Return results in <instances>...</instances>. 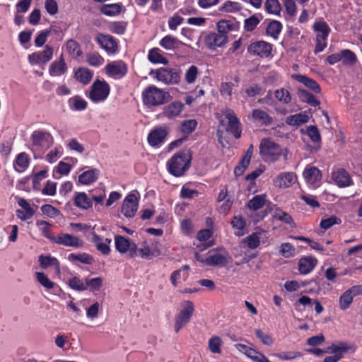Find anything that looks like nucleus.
Segmentation results:
<instances>
[{
	"mask_svg": "<svg viewBox=\"0 0 362 362\" xmlns=\"http://www.w3.org/2000/svg\"><path fill=\"white\" fill-rule=\"evenodd\" d=\"M191 160V151L189 149L182 150L175 154L168 161V170L174 176H182L189 168Z\"/></svg>",
	"mask_w": 362,
	"mask_h": 362,
	"instance_id": "1",
	"label": "nucleus"
},
{
	"mask_svg": "<svg viewBox=\"0 0 362 362\" xmlns=\"http://www.w3.org/2000/svg\"><path fill=\"white\" fill-rule=\"evenodd\" d=\"M259 152L266 161L274 162L277 160L281 155H284L286 158L287 150L281 148L280 146L269 139H262L259 145Z\"/></svg>",
	"mask_w": 362,
	"mask_h": 362,
	"instance_id": "2",
	"label": "nucleus"
},
{
	"mask_svg": "<svg viewBox=\"0 0 362 362\" xmlns=\"http://www.w3.org/2000/svg\"><path fill=\"white\" fill-rule=\"evenodd\" d=\"M143 102L148 107L158 106L169 99L170 94L154 86L146 88L142 94Z\"/></svg>",
	"mask_w": 362,
	"mask_h": 362,
	"instance_id": "3",
	"label": "nucleus"
},
{
	"mask_svg": "<svg viewBox=\"0 0 362 362\" xmlns=\"http://www.w3.org/2000/svg\"><path fill=\"white\" fill-rule=\"evenodd\" d=\"M154 76L158 81L165 84H175L180 81V76L178 71L172 69L160 68L156 70H151L149 73Z\"/></svg>",
	"mask_w": 362,
	"mask_h": 362,
	"instance_id": "4",
	"label": "nucleus"
},
{
	"mask_svg": "<svg viewBox=\"0 0 362 362\" xmlns=\"http://www.w3.org/2000/svg\"><path fill=\"white\" fill-rule=\"evenodd\" d=\"M194 310V304L192 301L187 300L183 303L182 309L175 318L174 329L176 333L189 322Z\"/></svg>",
	"mask_w": 362,
	"mask_h": 362,
	"instance_id": "5",
	"label": "nucleus"
},
{
	"mask_svg": "<svg viewBox=\"0 0 362 362\" xmlns=\"http://www.w3.org/2000/svg\"><path fill=\"white\" fill-rule=\"evenodd\" d=\"M110 93V86L105 81H95L89 94L90 100L95 103L105 100Z\"/></svg>",
	"mask_w": 362,
	"mask_h": 362,
	"instance_id": "6",
	"label": "nucleus"
},
{
	"mask_svg": "<svg viewBox=\"0 0 362 362\" xmlns=\"http://www.w3.org/2000/svg\"><path fill=\"white\" fill-rule=\"evenodd\" d=\"M30 139L33 146L37 148L47 149L53 144L52 136L46 132L35 131Z\"/></svg>",
	"mask_w": 362,
	"mask_h": 362,
	"instance_id": "7",
	"label": "nucleus"
},
{
	"mask_svg": "<svg viewBox=\"0 0 362 362\" xmlns=\"http://www.w3.org/2000/svg\"><path fill=\"white\" fill-rule=\"evenodd\" d=\"M139 199L135 194H129L123 201L121 212L127 218L134 216L138 210Z\"/></svg>",
	"mask_w": 362,
	"mask_h": 362,
	"instance_id": "8",
	"label": "nucleus"
},
{
	"mask_svg": "<svg viewBox=\"0 0 362 362\" xmlns=\"http://www.w3.org/2000/svg\"><path fill=\"white\" fill-rule=\"evenodd\" d=\"M222 252H218V250H211L208 253V257L205 258V264L211 267L224 266L228 262L229 255L225 250L220 249Z\"/></svg>",
	"mask_w": 362,
	"mask_h": 362,
	"instance_id": "9",
	"label": "nucleus"
},
{
	"mask_svg": "<svg viewBox=\"0 0 362 362\" xmlns=\"http://www.w3.org/2000/svg\"><path fill=\"white\" fill-rule=\"evenodd\" d=\"M52 239V243L66 247H81L83 245V242L78 237L69 233H61L55 238Z\"/></svg>",
	"mask_w": 362,
	"mask_h": 362,
	"instance_id": "10",
	"label": "nucleus"
},
{
	"mask_svg": "<svg viewBox=\"0 0 362 362\" xmlns=\"http://www.w3.org/2000/svg\"><path fill=\"white\" fill-rule=\"evenodd\" d=\"M272 45L264 41H257L251 43L247 47V52L252 55L259 56L262 58L270 55Z\"/></svg>",
	"mask_w": 362,
	"mask_h": 362,
	"instance_id": "11",
	"label": "nucleus"
},
{
	"mask_svg": "<svg viewBox=\"0 0 362 362\" xmlns=\"http://www.w3.org/2000/svg\"><path fill=\"white\" fill-rule=\"evenodd\" d=\"M223 112L228 121L227 132H231L235 138H240L241 135L240 123L233 110L226 109Z\"/></svg>",
	"mask_w": 362,
	"mask_h": 362,
	"instance_id": "12",
	"label": "nucleus"
},
{
	"mask_svg": "<svg viewBox=\"0 0 362 362\" xmlns=\"http://www.w3.org/2000/svg\"><path fill=\"white\" fill-rule=\"evenodd\" d=\"M53 48L51 46L46 45L45 49L42 52L33 53L28 56L30 64H46L53 56Z\"/></svg>",
	"mask_w": 362,
	"mask_h": 362,
	"instance_id": "13",
	"label": "nucleus"
},
{
	"mask_svg": "<svg viewBox=\"0 0 362 362\" xmlns=\"http://www.w3.org/2000/svg\"><path fill=\"white\" fill-rule=\"evenodd\" d=\"M228 41L227 35L217 32L211 33L205 38L206 46L211 49H216L217 47L223 46Z\"/></svg>",
	"mask_w": 362,
	"mask_h": 362,
	"instance_id": "14",
	"label": "nucleus"
},
{
	"mask_svg": "<svg viewBox=\"0 0 362 362\" xmlns=\"http://www.w3.org/2000/svg\"><path fill=\"white\" fill-rule=\"evenodd\" d=\"M297 180L296 175L292 172L281 173L274 180V185L279 188H287Z\"/></svg>",
	"mask_w": 362,
	"mask_h": 362,
	"instance_id": "15",
	"label": "nucleus"
},
{
	"mask_svg": "<svg viewBox=\"0 0 362 362\" xmlns=\"http://www.w3.org/2000/svg\"><path fill=\"white\" fill-rule=\"evenodd\" d=\"M332 177L339 187H348L352 184L351 176L342 168L334 171L332 174Z\"/></svg>",
	"mask_w": 362,
	"mask_h": 362,
	"instance_id": "16",
	"label": "nucleus"
},
{
	"mask_svg": "<svg viewBox=\"0 0 362 362\" xmlns=\"http://www.w3.org/2000/svg\"><path fill=\"white\" fill-rule=\"evenodd\" d=\"M184 106L181 102H173L163 107V115L168 119L175 118L182 112Z\"/></svg>",
	"mask_w": 362,
	"mask_h": 362,
	"instance_id": "17",
	"label": "nucleus"
},
{
	"mask_svg": "<svg viewBox=\"0 0 362 362\" xmlns=\"http://www.w3.org/2000/svg\"><path fill=\"white\" fill-rule=\"evenodd\" d=\"M106 71L111 76H124L127 72V66L122 62H114L106 66Z\"/></svg>",
	"mask_w": 362,
	"mask_h": 362,
	"instance_id": "18",
	"label": "nucleus"
},
{
	"mask_svg": "<svg viewBox=\"0 0 362 362\" xmlns=\"http://www.w3.org/2000/svg\"><path fill=\"white\" fill-rule=\"evenodd\" d=\"M67 71V66L64 59L63 54H61L59 59L53 62L49 69V74L52 76H60Z\"/></svg>",
	"mask_w": 362,
	"mask_h": 362,
	"instance_id": "19",
	"label": "nucleus"
},
{
	"mask_svg": "<svg viewBox=\"0 0 362 362\" xmlns=\"http://www.w3.org/2000/svg\"><path fill=\"white\" fill-rule=\"evenodd\" d=\"M292 78L298 81L299 83L303 84L311 90L314 91L316 93H319L321 91L320 86L319 84L313 78H310L305 75L301 74H293L291 76Z\"/></svg>",
	"mask_w": 362,
	"mask_h": 362,
	"instance_id": "20",
	"label": "nucleus"
},
{
	"mask_svg": "<svg viewBox=\"0 0 362 362\" xmlns=\"http://www.w3.org/2000/svg\"><path fill=\"white\" fill-rule=\"evenodd\" d=\"M317 260L312 257L301 258L298 262L299 272L303 274L310 273L315 267Z\"/></svg>",
	"mask_w": 362,
	"mask_h": 362,
	"instance_id": "21",
	"label": "nucleus"
},
{
	"mask_svg": "<svg viewBox=\"0 0 362 362\" xmlns=\"http://www.w3.org/2000/svg\"><path fill=\"white\" fill-rule=\"evenodd\" d=\"M167 135V132L165 129L160 128L153 129L150 132L148 136V141L152 146H155L161 143Z\"/></svg>",
	"mask_w": 362,
	"mask_h": 362,
	"instance_id": "22",
	"label": "nucleus"
},
{
	"mask_svg": "<svg viewBox=\"0 0 362 362\" xmlns=\"http://www.w3.org/2000/svg\"><path fill=\"white\" fill-rule=\"evenodd\" d=\"M182 42L178 39L171 36L166 35L160 41V45L166 50L173 51L180 48Z\"/></svg>",
	"mask_w": 362,
	"mask_h": 362,
	"instance_id": "23",
	"label": "nucleus"
},
{
	"mask_svg": "<svg viewBox=\"0 0 362 362\" xmlns=\"http://www.w3.org/2000/svg\"><path fill=\"white\" fill-rule=\"evenodd\" d=\"M252 118L262 124L269 126L272 124V117L265 111L261 109H255L252 112Z\"/></svg>",
	"mask_w": 362,
	"mask_h": 362,
	"instance_id": "24",
	"label": "nucleus"
},
{
	"mask_svg": "<svg viewBox=\"0 0 362 362\" xmlns=\"http://www.w3.org/2000/svg\"><path fill=\"white\" fill-rule=\"evenodd\" d=\"M98 175V170L91 169L81 174L78 176V182L83 185H90L97 180Z\"/></svg>",
	"mask_w": 362,
	"mask_h": 362,
	"instance_id": "25",
	"label": "nucleus"
},
{
	"mask_svg": "<svg viewBox=\"0 0 362 362\" xmlns=\"http://www.w3.org/2000/svg\"><path fill=\"white\" fill-rule=\"evenodd\" d=\"M98 41L101 47L107 52H114L117 48V43L111 36L100 35L98 37Z\"/></svg>",
	"mask_w": 362,
	"mask_h": 362,
	"instance_id": "26",
	"label": "nucleus"
},
{
	"mask_svg": "<svg viewBox=\"0 0 362 362\" xmlns=\"http://www.w3.org/2000/svg\"><path fill=\"white\" fill-rule=\"evenodd\" d=\"M309 117L305 113H298L288 116L286 119V123L291 126H300L308 122Z\"/></svg>",
	"mask_w": 362,
	"mask_h": 362,
	"instance_id": "27",
	"label": "nucleus"
},
{
	"mask_svg": "<svg viewBox=\"0 0 362 362\" xmlns=\"http://www.w3.org/2000/svg\"><path fill=\"white\" fill-rule=\"evenodd\" d=\"M39 264L42 269H46L48 267H53L58 272H59V262L55 257L41 255L39 257Z\"/></svg>",
	"mask_w": 362,
	"mask_h": 362,
	"instance_id": "28",
	"label": "nucleus"
},
{
	"mask_svg": "<svg viewBox=\"0 0 362 362\" xmlns=\"http://www.w3.org/2000/svg\"><path fill=\"white\" fill-rule=\"evenodd\" d=\"M76 206L83 209H88L92 206L91 199L85 192H79L76 194L74 199Z\"/></svg>",
	"mask_w": 362,
	"mask_h": 362,
	"instance_id": "29",
	"label": "nucleus"
},
{
	"mask_svg": "<svg viewBox=\"0 0 362 362\" xmlns=\"http://www.w3.org/2000/svg\"><path fill=\"white\" fill-rule=\"evenodd\" d=\"M313 29L317 33L316 38L327 40L330 29L325 22H316L313 25Z\"/></svg>",
	"mask_w": 362,
	"mask_h": 362,
	"instance_id": "30",
	"label": "nucleus"
},
{
	"mask_svg": "<svg viewBox=\"0 0 362 362\" xmlns=\"http://www.w3.org/2000/svg\"><path fill=\"white\" fill-rule=\"evenodd\" d=\"M298 95L302 102L307 103L312 106L316 107L320 104V102L317 100L313 94L308 93L304 89L299 88Z\"/></svg>",
	"mask_w": 362,
	"mask_h": 362,
	"instance_id": "31",
	"label": "nucleus"
},
{
	"mask_svg": "<svg viewBox=\"0 0 362 362\" xmlns=\"http://www.w3.org/2000/svg\"><path fill=\"white\" fill-rule=\"evenodd\" d=\"M266 202V195L260 194L255 196L247 204L250 209L257 211L262 209Z\"/></svg>",
	"mask_w": 362,
	"mask_h": 362,
	"instance_id": "32",
	"label": "nucleus"
},
{
	"mask_svg": "<svg viewBox=\"0 0 362 362\" xmlns=\"http://www.w3.org/2000/svg\"><path fill=\"white\" fill-rule=\"evenodd\" d=\"M76 79L79 82L87 84L93 77V73L86 68H79L74 75Z\"/></svg>",
	"mask_w": 362,
	"mask_h": 362,
	"instance_id": "33",
	"label": "nucleus"
},
{
	"mask_svg": "<svg viewBox=\"0 0 362 362\" xmlns=\"http://www.w3.org/2000/svg\"><path fill=\"white\" fill-rule=\"evenodd\" d=\"M303 177L311 183L321 177L320 171L316 167H308L303 171Z\"/></svg>",
	"mask_w": 362,
	"mask_h": 362,
	"instance_id": "34",
	"label": "nucleus"
},
{
	"mask_svg": "<svg viewBox=\"0 0 362 362\" xmlns=\"http://www.w3.org/2000/svg\"><path fill=\"white\" fill-rule=\"evenodd\" d=\"M282 29L281 23L278 21H272L267 25L266 33L268 35L272 36L274 39H277L279 34Z\"/></svg>",
	"mask_w": 362,
	"mask_h": 362,
	"instance_id": "35",
	"label": "nucleus"
},
{
	"mask_svg": "<svg viewBox=\"0 0 362 362\" xmlns=\"http://www.w3.org/2000/svg\"><path fill=\"white\" fill-rule=\"evenodd\" d=\"M121 6L119 4H103L100 7V11L106 16H115L119 13Z\"/></svg>",
	"mask_w": 362,
	"mask_h": 362,
	"instance_id": "36",
	"label": "nucleus"
},
{
	"mask_svg": "<svg viewBox=\"0 0 362 362\" xmlns=\"http://www.w3.org/2000/svg\"><path fill=\"white\" fill-rule=\"evenodd\" d=\"M66 47L69 54L74 57L81 56L82 53L80 45L72 39L66 42Z\"/></svg>",
	"mask_w": 362,
	"mask_h": 362,
	"instance_id": "37",
	"label": "nucleus"
},
{
	"mask_svg": "<svg viewBox=\"0 0 362 362\" xmlns=\"http://www.w3.org/2000/svg\"><path fill=\"white\" fill-rule=\"evenodd\" d=\"M264 7L271 14L279 15L281 11V6L278 0H266Z\"/></svg>",
	"mask_w": 362,
	"mask_h": 362,
	"instance_id": "38",
	"label": "nucleus"
},
{
	"mask_svg": "<svg viewBox=\"0 0 362 362\" xmlns=\"http://www.w3.org/2000/svg\"><path fill=\"white\" fill-rule=\"evenodd\" d=\"M36 279L38 283L47 289H52L54 286V283L43 272H35Z\"/></svg>",
	"mask_w": 362,
	"mask_h": 362,
	"instance_id": "39",
	"label": "nucleus"
},
{
	"mask_svg": "<svg viewBox=\"0 0 362 362\" xmlns=\"http://www.w3.org/2000/svg\"><path fill=\"white\" fill-rule=\"evenodd\" d=\"M148 57V59L153 64L160 63L166 64L168 63V60L159 53V49L158 48L151 49L149 51Z\"/></svg>",
	"mask_w": 362,
	"mask_h": 362,
	"instance_id": "40",
	"label": "nucleus"
},
{
	"mask_svg": "<svg viewBox=\"0 0 362 362\" xmlns=\"http://www.w3.org/2000/svg\"><path fill=\"white\" fill-rule=\"evenodd\" d=\"M222 340L218 336H214L209 340L208 347L209 351L213 354H221Z\"/></svg>",
	"mask_w": 362,
	"mask_h": 362,
	"instance_id": "41",
	"label": "nucleus"
},
{
	"mask_svg": "<svg viewBox=\"0 0 362 362\" xmlns=\"http://www.w3.org/2000/svg\"><path fill=\"white\" fill-rule=\"evenodd\" d=\"M69 259L70 261H78L86 264H91L93 262V257L87 253L70 254Z\"/></svg>",
	"mask_w": 362,
	"mask_h": 362,
	"instance_id": "42",
	"label": "nucleus"
},
{
	"mask_svg": "<svg viewBox=\"0 0 362 362\" xmlns=\"http://www.w3.org/2000/svg\"><path fill=\"white\" fill-rule=\"evenodd\" d=\"M275 98L281 103L288 104L291 101L289 91L285 88H279L274 91Z\"/></svg>",
	"mask_w": 362,
	"mask_h": 362,
	"instance_id": "43",
	"label": "nucleus"
},
{
	"mask_svg": "<svg viewBox=\"0 0 362 362\" xmlns=\"http://www.w3.org/2000/svg\"><path fill=\"white\" fill-rule=\"evenodd\" d=\"M116 249L121 253H125L129 247V240L123 236L115 237Z\"/></svg>",
	"mask_w": 362,
	"mask_h": 362,
	"instance_id": "44",
	"label": "nucleus"
},
{
	"mask_svg": "<svg viewBox=\"0 0 362 362\" xmlns=\"http://www.w3.org/2000/svg\"><path fill=\"white\" fill-rule=\"evenodd\" d=\"M341 61L344 64L353 65L356 62V54L349 49H344L341 52Z\"/></svg>",
	"mask_w": 362,
	"mask_h": 362,
	"instance_id": "45",
	"label": "nucleus"
},
{
	"mask_svg": "<svg viewBox=\"0 0 362 362\" xmlns=\"http://www.w3.org/2000/svg\"><path fill=\"white\" fill-rule=\"evenodd\" d=\"M354 296L346 290L339 298V307L342 310H346L353 301Z\"/></svg>",
	"mask_w": 362,
	"mask_h": 362,
	"instance_id": "46",
	"label": "nucleus"
},
{
	"mask_svg": "<svg viewBox=\"0 0 362 362\" xmlns=\"http://www.w3.org/2000/svg\"><path fill=\"white\" fill-rule=\"evenodd\" d=\"M69 286L74 290L76 291H85L87 289V285L86 282H83L78 277H73L69 280Z\"/></svg>",
	"mask_w": 362,
	"mask_h": 362,
	"instance_id": "47",
	"label": "nucleus"
},
{
	"mask_svg": "<svg viewBox=\"0 0 362 362\" xmlns=\"http://www.w3.org/2000/svg\"><path fill=\"white\" fill-rule=\"evenodd\" d=\"M274 356L281 360H293L302 356V354L298 351H289L281 353H276Z\"/></svg>",
	"mask_w": 362,
	"mask_h": 362,
	"instance_id": "48",
	"label": "nucleus"
},
{
	"mask_svg": "<svg viewBox=\"0 0 362 362\" xmlns=\"http://www.w3.org/2000/svg\"><path fill=\"white\" fill-rule=\"evenodd\" d=\"M86 61L90 66H98L103 64L104 59L98 53L93 52L86 55Z\"/></svg>",
	"mask_w": 362,
	"mask_h": 362,
	"instance_id": "49",
	"label": "nucleus"
},
{
	"mask_svg": "<svg viewBox=\"0 0 362 362\" xmlns=\"http://www.w3.org/2000/svg\"><path fill=\"white\" fill-rule=\"evenodd\" d=\"M197 125V122L195 119L185 120L182 122L180 130L185 134H190L195 129Z\"/></svg>",
	"mask_w": 362,
	"mask_h": 362,
	"instance_id": "50",
	"label": "nucleus"
},
{
	"mask_svg": "<svg viewBox=\"0 0 362 362\" xmlns=\"http://www.w3.org/2000/svg\"><path fill=\"white\" fill-rule=\"evenodd\" d=\"M259 22L260 20L255 15H253L245 20L244 28L248 32L253 31Z\"/></svg>",
	"mask_w": 362,
	"mask_h": 362,
	"instance_id": "51",
	"label": "nucleus"
},
{
	"mask_svg": "<svg viewBox=\"0 0 362 362\" xmlns=\"http://www.w3.org/2000/svg\"><path fill=\"white\" fill-rule=\"evenodd\" d=\"M243 243H246L250 249H255L259 245V237L256 233H252L243 240Z\"/></svg>",
	"mask_w": 362,
	"mask_h": 362,
	"instance_id": "52",
	"label": "nucleus"
},
{
	"mask_svg": "<svg viewBox=\"0 0 362 362\" xmlns=\"http://www.w3.org/2000/svg\"><path fill=\"white\" fill-rule=\"evenodd\" d=\"M295 247L288 243H283L281 245L280 252L286 258H289L295 255Z\"/></svg>",
	"mask_w": 362,
	"mask_h": 362,
	"instance_id": "53",
	"label": "nucleus"
},
{
	"mask_svg": "<svg viewBox=\"0 0 362 362\" xmlns=\"http://www.w3.org/2000/svg\"><path fill=\"white\" fill-rule=\"evenodd\" d=\"M69 103H71L76 110H83L86 109L87 106V103L78 95L71 98L69 100Z\"/></svg>",
	"mask_w": 362,
	"mask_h": 362,
	"instance_id": "54",
	"label": "nucleus"
},
{
	"mask_svg": "<svg viewBox=\"0 0 362 362\" xmlns=\"http://www.w3.org/2000/svg\"><path fill=\"white\" fill-rule=\"evenodd\" d=\"M249 354L247 356L255 362H270L269 360L262 353L252 349L249 350Z\"/></svg>",
	"mask_w": 362,
	"mask_h": 362,
	"instance_id": "55",
	"label": "nucleus"
},
{
	"mask_svg": "<svg viewBox=\"0 0 362 362\" xmlns=\"http://www.w3.org/2000/svg\"><path fill=\"white\" fill-rule=\"evenodd\" d=\"M41 210L43 214L50 218H56L60 214L59 211L50 204L42 205Z\"/></svg>",
	"mask_w": 362,
	"mask_h": 362,
	"instance_id": "56",
	"label": "nucleus"
},
{
	"mask_svg": "<svg viewBox=\"0 0 362 362\" xmlns=\"http://www.w3.org/2000/svg\"><path fill=\"white\" fill-rule=\"evenodd\" d=\"M86 284L87 288L90 287L93 291H99L103 284V279L101 277L93 278L90 279H86Z\"/></svg>",
	"mask_w": 362,
	"mask_h": 362,
	"instance_id": "57",
	"label": "nucleus"
},
{
	"mask_svg": "<svg viewBox=\"0 0 362 362\" xmlns=\"http://www.w3.org/2000/svg\"><path fill=\"white\" fill-rule=\"evenodd\" d=\"M198 74V68L192 65L191 66L185 74V81L188 83H192L195 81Z\"/></svg>",
	"mask_w": 362,
	"mask_h": 362,
	"instance_id": "58",
	"label": "nucleus"
},
{
	"mask_svg": "<svg viewBox=\"0 0 362 362\" xmlns=\"http://www.w3.org/2000/svg\"><path fill=\"white\" fill-rule=\"evenodd\" d=\"M339 223L340 220L337 217L332 216L327 218L322 219L320 221V226L322 228L327 230L331 228L332 226L338 224Z\"/></svg>",
	"mask_w": 362,
	"mask_h": 362,
	"instance_id": "59",
	"label": "nucleus"
},
{
	"mask_svg": "<svg viewBox=\"0 0 362 362\" xmlns=\"http://www.w3.org/2000/svg\"><path fill=\"white\" fill-rule=\"evenodd\" d=\"M255 334H256L257 337L259 338L260 339V341L264 344L267 345V346L272 345L273 339L272 338V337L269 334H268L267 333H264L260 329H256Z\"/></svg>",
	"mask_w": 362,
	"mask_h": 362,
	"instance_id": "60",
	"label": "nucleus"
},
{
	"mask_svg": "<svg viewBox=\"0 0 362 362\" xmlns=\"http://www.w3.org/2000/svg\"><path fill=\"white\" fill-rule=\"evenodd\" d=\"M232 30V25L228 21H220L217 23V33L226 35L228 32Z\"/></svg>",
	"mask_w": 362,
	"mask_h": 362,
	"instance_id": "61",
	"label": "nucleus"
},
{
	"mask_svg": "<svg viewBox=\"0 0 362 362\" xmlns=\"http://www.w3.org/2000/svg\"><path fill=\"white\" fill-rule=\"evenodd\" d=\"M307 133L313 141L318 142L320 141V134L316 126H309L307 129Z\"/></svg>",
	"mask_w": 362,
	"mask_h": 362,
	"instance_id": "62",
	"label": "nucleus"
},
{
	"mask_svg": "<svg viewBox=\"0 0 362 362\" xmlns=\"http://www.w3.org/2000/svg\"><path fill=\"white\" fill-rule=\"evenodd\" d=\"M274 217L286 223H291L293 221L291 216L281 209H277L274 212Z\"/></svg>",
	"mask_w": 362,
	"mask_h": 362,
	"instance_id": "63",
	"label": "nucleus"
},
{
	"mask_svg": "<svg viewBox=\"0 0 362 362\" xmlns=\"http://www.w3.org/2000/svg\"><path fill=\"white\" fill-rule=\"evenodd\" d=\"M45 6L47 12L50 15H54L58 11V5L55 0H46Z\"/></svg>",
	"mask_w": 362,
	"mask_h": 362,
	"instance_id": "64",
	"label": "nucleus"
}]
</instances>
